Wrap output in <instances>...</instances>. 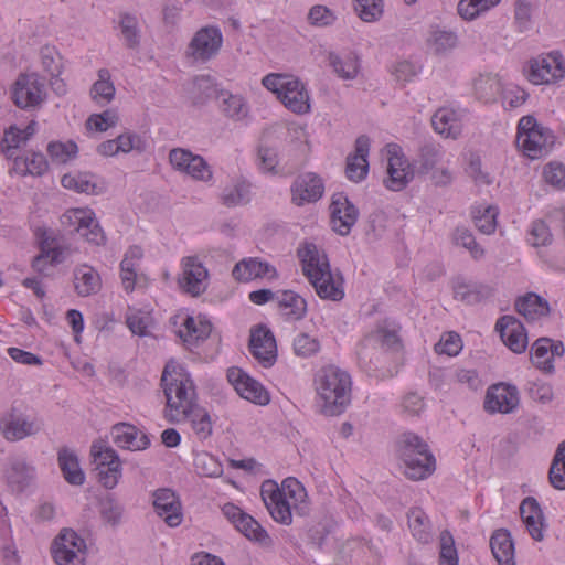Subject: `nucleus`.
I'll return each mask as SVG.
<instances>
[{
    "label": "nucleus",
    "mask_w": 565,
    "mask_h": 565,
    "mask_svg": "<svg viewBox=\"0 0 565 565\" xmlns=\"http://www.w3.org/2000/svg\"><path fill=\"white\" fill-rule=\"evenodd\" d=\"M250 201V184L245 180H237L225 186L221 194V202L227 207L247 204Z\"/></svg>",
    "instance_id": "45"
},
{
    "label": "nucleus",
    "mask_w": 565,
    "mask_h": 565,
    "mask_svg": "<svg viewBox=\"0 0 565 565\" xmlns=\"http://www.w3.org/2000/svg\"><path fill=\"white\" fill-rule=\"evenodd\" d=\"M503 343L514 353H522L527 347V334L523 324L512 316L501 317L495 324Z\"/></svg>",
    "instance_id": "27"
},
{
    "label": "nucleus",
    "mask_w": 565,
    "mask_h": 565,
    "mask_svg": "<svg viewBox=\"0 0 565 565\" xmlns=\"http://www.w3.org/2000/svg\"><path fill=\"white\" fill-rule=\"evenodd\" d=\"M260 495L267 510L276 522L285 525L291 524V502L281 497L278 491V484L275 481L267 480L263 482Z\"/></svg>",
    "instance_id": "22"
},
{
    "label": "nucleus",
    "mask_w": 565,
    "mask_h": 565,
    "mask_svg": "<svg viewBox=\"0 0 565 565\" xmlns=\"http://www.w3.org/2000/svg\"><path fill=\"white\" fill-rule=\"evenodd\" d=\"M548 478L555 489L565 490V441L556 450Z\"/></svg>",
    "instance_id": "56"
},
{
    "label": "nucleus",
    "mask_w": 565,
    "mask_h": 565,
    "mask_svg": "<svg viewBox=\"0 0 565 565\" xmlns=\"http://www.w3.org/2000/svg\"><path fill=\"white\" fill-rule=\"evenodd\" d=\"M42 423L35 418L15 414H6L0 420V431L7 440L15 441L38 434Z\"/></svg>",
    "instance_id": "21"
},
{
    "label": "nucleus",
    "mask_w": 565,
    "mask_h": 565,
    "mask_svg": "<svg viewBox=\"0 0 565 565\" xmlns=\"http://www.w3.org/2000/svg\"><path fill=\"white\" fill-rule=\"evenodd\" d=\"M564 354V345L562 342H553L548 338L537 339L531 349L532 363L544 372L554 370L553 358Z\"/></svg>",
    "instance_id": "28"
},
{
    "label": "nucleus",
    "mask_w": 565,
    "mask_h": 565,
    "mask_svg": "<svg viewBox=\"0 0 565 565\" xmlns=\"http://www.w3.org/2000/svg\"><path fill=\"white\" fill-rule=\"evenodd\" d=\"M161 387L166 397L164 418L172 424L186 420L198 404L195 384L183 365L169 361L161 374Z\"/></svg>",
    "instance_id": "1"
},
{
    "label": "nucleus",
    "mask_w": 565,
    "mask_h": 565,
    "mask_svg": "<svg viewBox=\"0 0 565 565\" xmlns=\"http://www.w3.org/2000/svg\"><path fill=\"white\" fill-rule=\"evenodd\" d=\"M186 419L191 423V428L198 439L205 440L207 439L213 431V424L209 412L196 404L193 407L191 414L186 416Z\"/></svg>",
    "instance_id": "50"
},
{
    "label": "nucleus",
    "mask_w": 565,
    "mask_h": 565,
    "mask_svg": "<svg viewBox=\"0 0 565 565\" xmlns=\"http://www.w3.org/2000/svg\"><path fill=\"white\" fill-rule=\"evenodd\" d=\"M520 514L531 537L535 541H542L545 519L537 500L533 497L523 499L520 504Z\"/></svg>",
    "instance_id": "30"
},
{
    "label": "nucleus",
    "mask_w": 565,
    "mask_h": 565,
    "mask_svg": "<svg viewBox=\"0 0 565 565\" xmlns=\"http://www.w3.org/2000/svg\"><path fill=\"white\" fill-rule=\"evenodd\" d=\"M397 452L403 463L404 475L411 480H424L436 469V460L428 445L413 433H405L398 438Z\"/></svg>",
    "instance_id": "4"
},
{
    "label": "nucleus",
    "mask_w": 565,
    "mask_h": 565,
    "mask_svg": "<svg viewBox=\"0 0 565 565\" xmlns=\"http://www.w3.org/2000/svg\"><path fill=\"white\" fill-rule=\"evenodd\" d=\"M249 350L263 366H271L277 359V345L273 332L259 326L250 333Z\"/></svg>",
    "instance_id": "23"
},
{
    "label": "nucleus",
    "mask_w": 565,
    "mask_h": 565,
    "mask_svg": "<svg viewBox=\"0 0 565 565\" xmlns=\"http://www.w3.org/2000/svg\"><path fill=\"white\" fill-rule=\"evenodd\" d=\"M99 274L88 265H81L74 269V288L79 297H88L100 290Z\"/></svg>",
    "instance_id": "33"
},
{
    "label": "nucleus",
    "mask_w": 565,
    "mask_h": 565,
    "mask_svg": "<svg viewBox=\"0 0 565 565\" xmlns=\"http://www.w3.org/2000/svg\"><path fill=\"white\" fill-rule=\"evenodd\" d=\"M408 527L413 537L427 544L433 540V529L427 514L420 508H413L407 513Z\"/></svg>",
    "instance_id": "41"
},
{
    "label": "nucleus",
    "mask_w": 565,
    "mask_h": 565,
    "mask_svg": "<svg viewBox=\"0 0 565 565\" xmlns=\"http://www.w3.org/2000/svg\"><path fill=\"white\" fill-rule=\"evenodd\" d=\"M462 350V341L456 332H447L441 335L440 340L435 344V351L438 354H447L455 356Z\"/></svg>",
    "instance_id": "64"
},
{
    "label": "nucleus",
    "mask_w": 565,
    "mask_h": 565,
    "mask_svg": "<svg viewBox=\"0 0 565 565\" xmlns=\"http://www.w3.org/2000/svg\"><path fill=\"white\" fill-rule=\"evenodd\" d=\"M42 71L50 77L62 75L64 71L63 56L55 46L44 45L39 52Z\"/></svg>",
    "instance_id": "48"
},
{
    "label": "nucleus",
    "mask_w": 565,
    "mask_h": 565,
    "mask_svg": "<svg viewBox=\"0 0 565 565\" xmlns=\"http://www.w3.org/2000/svg\"><path fill=\"white\" fill-rule=\"evenodd\" d=\"M152 504L156 513L168 526L175 527L182 522L181 502L174 491L168 488L157 489L152 493Z\"/></svg>",
    "instance_id": "20"
},
{
    "label": "nucleus",
    "mask_w": 565,
    "mask_h": 565,
    "mask_svg": "<svg viewBox=\"0 0 565 565\" xmlns=\"http://www.w3.org/2000/svg\"><path fill=\"white\" fill-rule=\"evenodd\" d=\"M458 44L455 32L448 30H435L427 38V46L430 52L437 55L446 54Z\"/></svg>",
    "instance_id": "49"
},
{
    "label": "nucleus",
    "mask_w": 565,
    "mask_h": 565,
    "mask_svg": "<svg viewBox=\"0 0 565 565\" xmlns=\"http://www.w3.org/2000/svg\"><path fill=\"white\" fill-rule=\"evenodd\" d=\"M65 189L74 190L78 193L96 194L97 185L93 181V177L85 173L65 174L61 180Z\"/></svg>",
    "instance_id": "55"
},
{
    "label": "nucleus",
    "mask_w": 565,
    "mask_h": 565,
    "mask_svg": "<svg viewBox=\"0 0 565 565\" xmlns=\"http://www.w3.org/2000/svg\"><path fill=\"white\" fill-rule=\"evenodd\" d=\"M315 390L322 402V413L340 415L351 402L352 381L344 370L335 365L321 367L315 375Z\"/></svg>",
    "instance_id": "3"
},
{
    "label": "nucleus",
    "mask_w": 565,
    "mask_h": 565,
    "mask_svg": "<svg viewBox=\"0 0 565 565\" xmlns=\"http://www.w3.org/2000/svg\"><path fill=\"white\" fill-rule=\"evenodd\" d=\"M56 565H84L87 554L85 540L71 529H63L52 544Z\"/></svg>",
    "instance_id": "9"
},
{
    "label": "nucleus",
    "mask_w": 565,
    "mask_h": 565,
    "mask_svg": "<svg viewBox=\"0 0 565 565\" xmlns=\"http://www.w3.org/2000/svg\"><path fill=\"white\" fill-rule=\"evenodd\" d=\"M387 178L385 185L392 191L403 190L414 178V171L397 146H388Z\"/></svg>",
    "instance_id": "18"
},
{
    "label": "nucleus",
    "mask_w": 565,
    "mask_h": 565,
    "mask_svg": "<svg viewBox=\"0 0 565 565\" xmlns=\"http://www.w3.org/2000/svg\"><path fill=\"white\" fill-rule=\"evenodd\" d=\"M459 558L451 533L444 530L439 536V565H458Z\"/></svg>",
    "instance_id": "58"
},
{
    "label": "nucleus",
    "mask_w": 565,
    "mask_h": 565,
    "mask_svg": "<svg viewBox=\"0 0 565 565\" xmlns=\"http://www.w3.org/2000/svg\"><path fill=\"white\" fill-rule=\"evenodd\" d=\"M111 437L118 447L134 451L143 450L150 444L147 435L139 434L135 426L125 423L113 427Z\"/></svg>",
    "instance_id": "31"
},
{
    "label": "nucleus",
    "mask_w": 565,
    "mask_h": 565,
    "mask_svg": "<svg viewBox=\"0 0 565 565\" xmlns=\"http://www.w3.org/2000/svg\"><path fill=\"white\" fill-rule=\"evenodd\" d=\"M498 214L499 209L494 205L476 207L472 212L475 226L482 234H493L497 228Z\"/></svg>",
    "instance_id": "51"
},
{
    "label": "nucleus",
    "mask_w": 565,
    "mask_h": 565,
    "mask_svg": "<svg viewBox=\"0 0 565 565\" xmlns=\"http://www.w3.org/2000/svg\"><path fill=\"white\" fill-rule=\"evenodd\" d=\"M90 455L96 463L99 482L113 489L121 477V461L117 452L104 441H96L92 445Z\"/></svg>",
    "instance_id": "11"
},
{
    "label": "nucleus",
    "mask_w": 565,
    "mask_h": 565,
    "mask_svg": "<svg viewBox=\"0 0 565 565\" xmlns=\"http://www.w3.org/2000/svg\"><path fill=\"white\" fill-rule=\"evenodd\" d=\"M444 150L439 145H424L418 154L419 169L423 173H428L441 162Z\"/></svg>",
    "instance_id": "54"
},
{
    "label": "nucleus",
    "mask_w": 565,
    "mask_h": 565,
    "mask_svg": "<svg viewBox=\"0 0 565 565\" xmlns=\"http://www.w3.org/2000/svg\"><path fill=\"white\" fill-rule=\"evenodd\" d=\"M525 75L535 85L550 84L562 79L565 76L562 55L550 53L531 60L525 68Z\"/></svg>",
    "instance_id": "13"
},
{
    "label": "nucleus",
    "mask_w": 565,
    "mask_h": 565,
    "mask_svg": "<svg viewBox=\"0 0 565 565\" xmlns=\"http://www.w3.org/2000/svg\"><path fill=\"white\" fill-rule=\"evenodd\" d=\"M370 151V139L367 136L362 135L355 140V151L347 159L345 173L352 181H361L365 178L369 171L367 156Z\"/></svg>",
    "instance_id": "29"
},
{
    "label": "nucleus",
    "mask_w": 565,
    "mask_h": 565,
    "mask_svg": "<svg viewBox=\"0 0 565 565\" xmlns=\"http://www.w3.org/2000/svg\"><path fill=\"white\" fill-rule=\"evenodd\" d=\"M181 265L180 288L192 296L203 294L209 285V271L204 265L193 256L184 257Z\"/></svg>",
    "instance_id": "15"
},
{
    "label": "nucleus",
    "mask_w": 565,
    "mask_h": 565,
    "mask_svg": "<svg viewBox=\"0 0 565 565\" xmlns=\"http://www.w3.org/2000/svg\"><path fill=\"white\" fill-rule=\"evenodd\" d=\"M355 11L364 22H375L383 15V0H355Z\"/></svg>",
    "instance_id": "59"
},
{
    "label": "nucleus",
    "mask_w": 565,
    "mask_h": 565,
    "mask_svg": "<svg viewBox=\"0 0 565 565\" xmlns=\"http://www.w3.org/2000/svg\"><path fill=\"white\" fill-rule=\"evenodd\" d=\"M303 275L316 294L324 300L340 301L344 297L343 277L332 270L326 253L312 243H305L298 249Z\"/></svg>",
    "instance_id": "2"
},
{
    "label": "nucleus",
    "mask_w": 565,
    "mask_h": 565,
    "mask_svg": "<svg viewBox=\"0 0 565 565\" xmlns=\"http://www.w3.org/2000/svg\"><path fill=\"white\" fill-rule=\"evenodd\" d=\"M501 0H460L457 6L458 14L466 21H472L494 8Z\"/></svg>",
    "instance_id": "52"
},
{
    "label": "nucleus",
    "mask_w": 565,
    "mask_h": 565,
    "mask_svg": "<svg viewBox=\"0 0 565 565\" xmlns=\"http://www.w3.org/2000/svg\"><path fill=\"white\" fill-rule=\"evenodd\" d=\"M291 202L298 206L317 202L324 192L322 179L313 172L296 177L291 184Z\"/></svg>",
    "instance_id": "19"
},
{
    "label": "nucleus",
    "mask_w": 565,
    "mask_h": 565,
    "mask_svg": "<svg viewBox=\"0 0 565 565\" xmlns=\"http://www.w3.org/2000/svg\"><path fill=\"white\" fill-rule=\"evenodd\" d=\"M30 136H32V131L25 134V131H21V129L15 127H11L7 130L1 140V147L6 156L12 158L13 153L11 151L24 145Z\"/></svg>",
    "instance_id": "62"
},
{
    "label": "nucleus",
    "mask_w": 565,
    "mask_h": 565,
    "mask_svg": "<svg viewBox=\"0 0 565 565\" xmlns=\"http://www.w3.org/2000/svg\"><path fill=\"white\" fill-rule=\"evenodd\" d=\"M434 130L445 138L456 139L461 134V122L455 110L439 108L431 118Z\"/></svg>",
    "instance_id": "35"
},
{
    "label": "nucleus",
    "mask_w": 565,
    "mask_h": 565,
    "mask_svg": "<svg viewBox=\"0 0 565 565\" xmlns=\"http://www.w3.org/2000/svg\"><path fill=\"white\" fill-rule=\"evenodd\" d=\"M115 86L110 81V73L107 68H100L98 71V79L93 84L90 88L92 99L104 106L109 104L115 97Z\"/></svg>",
    "instance_id": "47"
},
{
    "label": "nucleus",
    "mask_w": 565,
    "mask_h": 565,
    "mask_svg": "<svg viewBox=\"0 0 565 565\" xmlns=\"http://www.w3.org/2000/svg\"><path fill=\"white\" fill-rule=\"evenodd\" d=\"M552 241L553 234L546 222L543 220L533 221L529 230L527 242L534 247H540L550 245Z\"/></svg>",
    "instance_id": "60"
},
{
    "label": "nucleus",
    "mask_w": 565,
    "mask_h": 565,
    "mask_svg": "<svg viewBox=\"0 0 565 565\" xmlns=\"http://www.w3.org/2000/svg\"><path fill=\"white\" fill-rule=\"evenodd\" d=\"M211 331L212 326L207 320L188 316L178 330V335L184 343L193 345L206 339Z\"/></svg>",
    "instance_id": "36"
},
{
    "label": "nucleus",
    "mask_w": 565,
    "mask_h": 565,
    "mask_svg": "<svg viewBox=\"0 0 565 565\" xmlns=\"http://www.w3.org/2000/svg\"><path fill=\"white\" fill-rule=\"evenodd\" d=\"M223 43V36L218 29L205 26L200 29L191 40L188 53L195 61L206 62L214 57Z\"/></svg>",
    "instance_id": "17"
},
{
    "label": "nucleus",
    "mask_w": 565,
    "mask_h": 565,
    "mask_svg": "<svg viewBox=\"0 0 565 565\" xmlns=\"http://www.w3.org/2000/svg\"><path fill=\"white\" fill-rule=\"evenodd\" d=\"M227 380L241 397L262 406L269 403V394L264 386L242 369L231 367Z\"/></svg>",
    "instance_id": "16"
},
{
    "label": "nucleus",
    "mask_w": 565,
    "mask_h": 565,
    "mask_svg": "<svg viewBox=\"0 0 565 565\" xmlns=\"http://www.w3.org/2000/svg\"><path fill=\"white\" fill-rule=\"evenodd\" d=\"M47 170V161L40 152H28L23 157H15L13 160L12 172L19 175L40 177Z\"/></svg>",
    "instance_id": "42"
},
{
    "label": "nucleus",
    "mask_w": 565,
    "mask_h": 565,
    "mask_svg": "<svg viewBox=\"0 0 565 565\" xmlns=\"http://www.w3.org/2000/svg\"><path fill=\"white\" fill-rule=\"evenodd\" d=\"M553 143L551 130L537 125L534 117L525 116L520 120L516 145L526 157L537 159L546 154Z\"/></svg>",
    "instance_id": "7"
},
{
    "label": "nucleus",
    "mask_w": 565,
    "mask_h": 565,
    "mask_svg": "<svg viewBox=\"0 0 565 565\" xmlns=\"http://www.w3.org/2000/svg\"><path fill=\"white\" fill-rule=\"evenodd\" d=\"M515 308L520 315L530 321L545 317L550 312L547 300L533 292L519 298Z\"/></svg>",
    "instance_id": "38"
},
{
    "label": "nucleus",
    "mask_w": 565,
    "mask_h": 565,
    "mask_svg": "<svg viewBox=\"0 0 565 565\" xmlns=\"http://www.w3.org/2000/svg\"><path fill=\"white\" fill-rule=\"evenodd\" d=\"M222 89L211 76L200 75L193 78L190 94L194 104H204L209 99H216Z\"/></svg>",
    "instance_id": "44"
},
{
    "label": "nucleus",
    "mask_w": 565,
    "mask_h": 565,
    "mask_svg": "<svg viewBox=\"0 0 565 565\" xmlns=\"http://www.w3.org/2000/svg\"><path fill=\"white\" fill-rule=\"evenodd\" d=\"M262 83L292 113H309V95L298 78L287 74H269L263 78Z\"/></svg>",
    "instance_id": "5"
},
{
    "label": "nucleus",
    "mask_w": 565,
    "mask_h": 565,
    "mask_svg": "<svg viewBox=\"0 0 565 565\" xmlns=\"http://www.w3.org/2000/svg\"><path fill=\"white\" fill-rule=\"evenodd\" d=\"M119 122V115L116 109H106L100 114H92L86 122V129L89 131L104 132L109 128L116 127Z\"/></svg>",
    "instance_id": "53"
},
{
    "label": "nucleus",
    "mask_w": 565,
    "mask_h": 565,
    "mask_svg": "<svg viewBox=\"0 0 565 565\" xmlns=\"http://www.w3.org/2000/svg\"><path fill=\"white\" fill-rule=\"evenodd\" d=\"M13 104L22 110L39 109L47 97L46 79L38 72L20 73L10 88Z\"/></svg>",
    "instance_id": "6"
},
{
    "label": "nucleus",
    "mask_w": 565,
    "mask_h": 565,
    "mask_svg": "<svg viewBox=\"0 0 565 565\" xmlns=\"http://www.w3.org/2000/svg\"><path fill=\"white\" fill-rule=\"evenodd\" d=\"M333 230L340 235H348L358 220L356 207L342 193L332 198L330 205Z\"/></svg>",
    "instance_id": "24"
},
{
    "label": "nucleus",
    "mask_w": 565,
    "mask_h": 565,
    "mask_svg": "<svg viewBox=\"0 0 565 565\" xmlns=\"http://www.w3.org/2000/svg\"><path fill=\"white\" fill-rule=\"evenodd\" d=\"M519 404V393L515 386L497 384L491 386L486 396L484 408L490 413H511Z\"/></svg>",
    "instance_id": "25"
},
{
    "label": "nucleus",
    "mask_w": 565,
    "mask_h": 565,
    "mask_svg": "<svg viewBox=\"0 0 565 565\" xmlns=\"http://www.w3.org/2000/svg\"><path fill=\"white\" fill-rule=\"evenodd\" d=\"M77 145L73 141H53L47 145V153L54 163H66L77 154Z\"/></svg>",
    "instance_id": "57"
},
{
    "label": "nucleus",
    "mask_w": 565,
    "mask_h": 565,
    "mask_svg": "<svg viewBox=\"0 0 565 565\" xmlns=\"http://www.w3.org/2000/svg\"><path fill=\"white\" fill-rule=\"evenodd\" d=\"M222 512L248 540L258 542L264 546L271 545L270 536L252 515L245 513L233 503L224 504Z\"/></svg>",
    "instance_id": "14"
},
{
    "label": "nucleus",
    "mask_w": 565,
    "mask_h": 565,
    "mask_svg": "<svg viewBox=\"0 0 565 565\" xmlns=\"http://www.w3.org/2000/svg\"><path fill=\"white\" fill-rule=\"evenodd\" d=\"M328 61L333 72L342 79H353L359 73V58L353 53H348L341 56L334 52H330Z\"/></svg>",
    "instance_id": "43"
},
{
    "label": "nucleus",
    "mask_w": 565,
    "mask_h": 565,
    "mask_svg": "<svg viewBox=\"0 0 565 565\" xmlns=\"http://www.w3.org/2000/svg\"><path fill=\"white\" fill-rule=\"evenodd\" d=\"M61 225L68 232L79 233L87 242L104 245L106 236L95 213L88 207L68 209L60 217Z\"/></svg>",
    "instance_id": "8"
},
{
    "label": "nucleus",
    "mask_w": 565,
    "mask_h": 565,
    "mask_svg": "<svg viewBox=\"0 0 565 565\" xmlns=\"http://www.w3.org/2000/svg\"><path fill=\"white\" fill-rule=\"evenodd\" d=\"M292 349L297 356L309 358L320 350V342L309 333H299L292 341Z\"/></svg>",
    "instance_id": "61"
},
{
    "label": "nucleus",
    "mask_w": 565,
    "mask_h": 565,
    "mask_svg": "<svg viewBox=\"0 0 565 565\" xmlns=\"http://www.w3.org/2000/svg\"><path fill=\"white\" fill-rule=\"evenodd\" d=\"M169 162L175 171L186 174L195 181L209 182L213 178L212 169L203 157L194 154L188 149H171Z\"/></svg>",
    "instance_id": "12"
},
{
    "label": "nucleus",
    "mask_w": 565,
    "mask_h": 565,
    "mask_svg": "<svg viewBox=\"0 0 565 565\" xmlns=\"http://www.w3.org/2000/svg\"><path fill=\"white\" fill-rule=\"evenodd\" d=\"M501 88V82L497 75H480L473 81V93L483 103L497 100Z\"/></svg>",
    "instance_id": "46"
},
{
    "label": "nucleus",
    "mask_w": 565,
    "mask_h": 565,
    "mask_svg": "<svg viewBox=\"0 0 565 565\" xmlns=\"http://www.w3.org/2000/svg\"><path fill=\"white\" fill-rule=\"evenodd\" d=\"M118 28L125 46L129 50H138L141 43V30L137 17L129 12L119 13Z\"/></svg>",
    "instance_id": "40"
},
{
    "label": "nucleus",
    "mask_w": 565,
    "mask_h": 565,
    "mask_svg": "<svg viewBox=\"0 0 565 565\" xmlns=\"http://www.w3.org/2000/svg\"><path fill=\"white\" fill-rule=\"evenodd\" d=\"M232 276L237 281L247 282L260 278H276V268L266 260L258 257L243 258L235 264Z\"/></svg>",
    "instance_id": "26"
},
{
    "label": "nucleus",
    "mask_w": 565,
    "mask_h": 565,
    "mask_svg": "<svg viewBox=\"0 0 565 565\" xmlns=\"http://www.w3.org/2000/svg\"><path fill=\"white\" fill-rule=\"evenodd\" d=\"M490 547L499 565H515L514 544L509 531L497 530L490 539Z\"/></svg>",
    "instance_id": "34"
},
{
    "label": "nucleus",
    "mask_w": 565,
    "mask_h": 565,
    "mask_svg": "<svg viewBox=\"0 0 565 565\" xmlns=\"http://www.w3.org/2000/svg\"><path fill=\"white\" fill-rule=\"evenodd\" d=\"M370 348H380L384 351H398L402 348L398 327L394 322L383 321L364 339L358 352L359 361L364 366H369L372 363V358L369 354Z\"/></svg>",
    "instance_id": "10"
},
{
    "label": "nucleus",
    "mask_w": 565,
    "mask_h": 565,
    "mask_svg": "<svg viewBox=\"0 0 565 565\" xmlns=\"http://www.w3.org/2000/svg\"><path fill=\"white\" fill-rule=\"evenodd\" d=\"M277 305L281 313L289 321H299L307 313V301L292 290L278 291Z\"/></svg>",
    "instance_id": "32"
},
{
    "label": "nucleus",
    "mask_w": 565,
    "mask_h": 565,
    "mask_svg": "<svg viewBox=\"0 0 565 565\" xmlns=\"http://www.w3.org/2000/svg\"><path fill=\"white\" fill-rule=\"evenodd\" d=\"M60 469L65 480L74 486H82L85 481V473L79 467L76 454L67 448H62L57 456Z\"/></svg>",
    "instance_id": "39"
},
{
    "label": "nucleus",
    "mask_w": 565,
    "mask_h": 565,
    "mask_svg": "<svg viewBox=\"0 0 565 565\" xmlns=\"http://www.w3.org/2000/svg\"><path fill=\"white\" fill-rule=\"evenodd\" d=\"M216 100L221 113L230 119L243 120L248 115V106L241 95L222 89L218 92Z\"/></svg>",
    "instance_id": "37"
},
{
    "label": "nucleus",
    "mask_w": 565,
    "mask_h": 565,
    "mask_svg": "<svg viewBox=\"0 0 565 565\" xmlns=\"http://www.w3.org/2000/svg\"><path fill=\"white\" fill-rule=\"evenodd\" d=\"M454 242L468 249L475 259H480L484 255V250L477 244L472 233L465 227H458L455 231Z\"/></svg>",
    "instance_id": "63"
}]
</instances>
